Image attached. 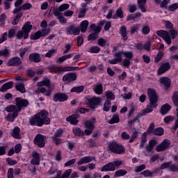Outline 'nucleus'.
<instances>
[{
	"label": "nucleus",
	"instance_id": "nucleus-13",
	"mask_svg": "<svg viewBox=\"0 0 178 178\" xmlns=\"http://www.w3.org/2000/svg\"><path fill=\"white\" fill-rule=\"evenodd\" d=\"M22 59L19 56H15L8 59L6 65L7 66H13L14 67H17L22 65Z\"/></svg>",
	"mask_w": 178,
	"mask_h": 178
},
{
	"label": "nucleus",
	"instance_id": "nucleus-14",
	"mask_svg": "<svg viewBox=\"0 0 178 178\" xmlns=\"http://www.w3.org/2000/svg\"><path fill=\"white\" fill-rule=\"evenodd\" d=\"M169 147H170V140L164 139L160 145L156 146V150L157 152H162V151L168 149Z\"/></svg>",
	"mask_w": 178,
	"mask_h": 178
},
{
	"label": "nucleus",
	"instance_id": "nucleus-17",
	"mask_svg": "<svg viewBox=\"0 0 178 178\" xmlns=\"http://www.w3.org/2000/svg\"><path fill=\"white\" fill-rule=\"evenodd\" d=\"M29 124L31 126H38V127L44 125L37 114L29 119Z\"/></svg>",
	"mask_w": 178,
	"mask_h": 178
},
{
	"label": "nucleus",
	"instance_id": "nucleus-38",
	"mask_svg": "<svg viewBox=\"0 0 178 178\" xmlns=\"http://www.w3.org/2000/svg\"><path fill=\"white\" fill-rule=\"evenodd\" d=\"M12 136L14 138H20V128H19V127H15L14 128Z\"/></svg>",
	"mask_w": 178,
	"mask_h": 178
},
{
	"label": "nucleus",
	"instance_id": "nucleus-50",
	"mask_svg": "<svg viewBox=\"0 0 178 178\" xmlns=\"http://www.w3.org/2000/svg\"><path fill=\"white\" fill-rule=\"evenodd\" d=\"M63 134V131L62 129L57 130L54 135L51 137L52 140H55L56 138H58L59 137H62V134Z\"/></svg>",
	"mask_w": 178,
	"mask_h": 178
},
{
	"label": "nucleus",
	"instance_id": "nucleus-33",
	"mask_svg": "<svg viewBox=\"0 0 178 178\" xmlns=\"http://www.w3.org/2000/svg\"><path fill=\"white\" fill-rule=\"evenodd\" d=\"M170 109H172V107L169 104H164L160 109V113H161V115H166Z\"/></svg>",
	"mask_w": 178,
	"mask_h": 178
},
{
	"label": "nucleus",
	"instance_id": "nucleus-7",
	"mask_svg": "<svg viewBox=\"0 0 178 178\" xmlns=\"http://www.w3.org/2000/svg\"><path fill=\"white\" fill-rule=\"evenodd\" d=\"M51 73H55L56 74H61L63 72H72L73 70H76L79 69L77 67H56L55 65H51L50 67Z\"/></svg>",
	"mask_w": 178,
	"mask_h": 178
},
{
	"label": "nucleus",
	"instance_id": "nucleus-43",
	"mask_svg": "<svg viewBox=\"0 0 178 178\" xmlns=\"http://www.w3.org/2000/svg\"><path fill=\"white\" fill-rule=\"evenodd\" d=\"M145 143H147V132H145L141 136L140 147L143 148L144 145H145Z\"/></svg>",
	"mask_w": 178,
	"mask_h": 178
},
{
	"label": "nucleus",
	"instance_id": "nucleus-1",
	"mask_svg": "<svg viewBox=\"0 0 178 178\" xmlns=\"http://www.w3.org/2000/svg\"><path fill=\"white\" fill-rule=\"evenodd\" d=\"M147 95L149 99V104L147 106L146 109L143 110L142 113H139L135 119L128 122L129 126H131V124L136 123V122L138 120L139 118L144 116V115H147V113H151V112L154 111L152 108H156V106H158L156 104V102H158V96L156 95L155 90L151 88L148 89Z\"/></svg>",
	"mask_w": 178,
	"mask_h": 178
},
{
	"label": "nucleus",
	"instance_id": "nucleus-64",
	"mask_svg": "<svg viewBox=\"0 0 178 178\" xmlns=\"http://www.w3.org/2000/svg\"><path fill=\"white\" fill-rule=\"evenodd\" d=\"M120 137L122 140H130V135L126 131L122 132Z\"/></svg>",
	"mask_w": 178,
	"mask_h": 178
},
{
	"label": "nucleus",
	"instance_id": "nucleus-54",
	"mask_svg": "<svg viewBox=\"0 0 178 178\" xmlns=\"http://www.w3.org/2000/svg\"><path fill=\"white\" fill-rule=\"evenodd\" d=\"M41 31H38L35 34L31 35V40H40L41 38Z\"/></svg>",
	"mask_w": 178,
	"mask_h": 178
},
{
	"label": "nucleus",
	"instance_id": "nucleus-58",
	"mask_svg": "<svg viewBox=\"0 0 178 178\" xmlns=\"http://www.w3.org/2000/svg\"><path fill=\"white\" fill-rule=\"evenodd\" d=\"M105 95L108 99L113 100L115 99V95H113V92L111 90H108L105 92Z\"/></svg>",
	"mask_w": 178,
	"mask_h": 178
},
{
	"label": "nucleus",
	"instance_id": "nucleus-4",
	"mask_svg": "<svg viewBox=\"0 0 178 178\" xmlns=\"http://www.w3.org/2000/svg\"><path fill=\"white\" fill-rule=\"evenodd\" d=\"M5 111L9 114L6 117L8 122H15V119L19 116V113L22 112L16 104H10L8 106Z\"/></svg>",
	"mask_w": 178,
	"mask_h": 178
},
{
	"label": "nucleus",
	"instance_id": "nucleus-32",
	"mask_svg": "<svg viewBox=\"0 0 178 178\" xmlns=\"http://www.w3.org/2000/svg\"><path fill=\"white\" fill-rule=\"evenodd\" d=\"M147 3V0H138V7L140 9L141 12L145 13L147 9H145V4Z\"/></svg>",
	"mask_w": 178,
	"mask_h": 178
},
{
	"label": "nucleus",
	"instance_id": "nucleus-44",
	"mask_svg": "<svg viewBox=\"0 0 178 178\" xmlns=\"http://www.w3.org/2000/svg\"><path fill=\"white\" fill-rule=\"evenodd\" d=\"M15 88L17 91H19V92H22V94H24V92H26V88H24V83H23L17 85L15 86Z\"/></svg>",
	"mask_w": 178,
	"mask_h": 178
},
{
	"label": "nucleus",
	"instance_id": "nucleus-48",
	"mask_svg": "<svg viewBox=\"0 0 178 178\" xmlns=\"http://www.w3.org/2000/svg\"><path fill=\"white\" fill-rule=\"evenodd\" d=\"M73 133L75 136H78L79 137H82L84 135V132L80 129V128H75L73 129Z\"/></svg>",
	"mask_w": 178,
	"mask_h": 178
},
{
	"label": "nucleus",
	"instance_id": "nucleus-31",
	"mask_svg": "<svg viewBox=\"0 0 178 178\" xmlns=\"http://www.w3.org/2000/svg\"><path fill=\"white\" fill-rule=\"evenodd\" d=\"M152 42H154V38L149 39L144 44H143V49L149 52L151 51V47L152 45Z\"/></svg>",
	"mask_w": 178,
	"mask_h": 178
},
{
	"label": "nucleus",
	"instance_id": "nucleus-26",
	"mask_svg": "<svg viewBox=\"0 0 178 178\" xmlns=\"http://www.w3.org/2000/svg\"><path fill=\"white\" fill-rule=\"evenodd\" d=\"M54 15L61 24H66L67 23V19L63 16V13H54Z\"/></svg>",
	"mask_w": 178,
	"mask_h": 178
},
{
	"label": "nucleus",
	"instance_id": "nucleus-21",
	"mask_svg": "<svg viewBox=\"0 0 178 178\" xmlns=\"http://www.w3.org/2000/svg\"><path fill=\"white\" fill-rule=\"evenodd\" d=\"M97 122L95 118H92L88 120H86L83 122V124L86 129H89L90 130H94L95 126L94 124Z\"/></svg>",
	"mask_w": 178,
	"mask_h": 178
},
{
	"label": "nucleus",
	"instance_id": "nucleus-61",
	"mask_svg": "<svg viewBox=\"0 0 178 178\" xmlns=\"http://www.w3.org/2000/svg\"><path fill=\"white\" fill-rule=\"evenodd\" d=\"M173 120H175V118L172 115H168L164 118V122L165 124H169V123H170V122H173Z\"/></svg>",
	"mask_w": 178,
	"mask_h": 178
},
{
	"label": "nucleus",
	"instance_id": "nucleus-62",
	"mask_svg": "<svg viewBox=\"0 0 178 178\" xmlns=\"http://www.w3.org/2000/svg\"><path fill=\"white\" fill-rule=\"evenodd\" d=\"M90 29H92V30H93V31L96 32V33H99L101 31V26H95V24H92L90 25Z\"/></svg>",
	"mask_w": 178,
	"mask_h": 178
},
{
	"label": "nucleus",
	"instance_id": "nucleus-55",
	"mask_svg": "<svg viewBox=\"0 0 178 178\" xmlns=\"http://www.w3.org/2000/svg\"><path fill=\"white\" fill-rule=\"evenodd\" d=\"M97 38H98V32L92 33L88 37V41H91V40H97Z\"/></svg>",
	"mask_w": 178,
	"mask_h": 178
},
{
	"label": "nucleus",
	"instance_id": "nucleus-47",
	"mask_svg": "<svg viewBox=\"0 0 178 178\" xmlns=\"http://www.w3.org/2000/svg\"><path fill=\"white\" fill-rule=\"evenodd\" d=\"M111 105H112V103L110 100H106L104 104L103 111L105 112H108L109 109H111Z\"/></svg>",
	"mask_w": 178,
	"mask_h": 178
},
{
	"label": "nucleus",
	"instance_id": "nucleus-3",
	"mask_svg": "<svg viewBox=\"0 0 178 178\" xmlns=\"http://www.w3.org/2000/svg\"><path fill=\"white\" fill-rule=\"evenodd\" d=\"M122 55H124L127 59H133V52L131 51H116L113 54L114 58L108 60V63H110V65H118V63H120L122 60H123Z\"/></svg>",
	"mask_w": 178,
	"mask_h": 178
},
{
	"label": "nucleus",
	"instance_id": "nucleus-34",
	"mask_svg": "<svg viewBox=\"0 0 178 178\" xmlns=\"http://www.w3.org/2000/svg\"><path fill=\"white\" fill-rule=\"evenodd\" d=\"M88 24H89V22L87 20H84L81 22L79 29H80L81 33H86V31H87Z\"/></svg>",
	"mask_w": 178,
	"mask_h": 178
},
{
	"label": "nucleus",
	"instance_id": "nucleus-46",
	"mask_svg": "<svg viewBox=\"0 0 178 178\" xmlns=\"http://www.w3.org/2000/svg\"><path fill=\"white\" fill-rule=\"evenodd\" d=\"M163 128L159 127L154 129V130L153 131V134H154L155 136H163Z\"/></svg>",
	"mask_w": 178,
	"mask_h": 178
},
{
	"label": "nucleus",
	"instance_id": "nucleus-8",
	"mask_svg": "<svg viewBox=\"0 0 178 178\" xmlns=\"http://www.w3.org/2000/svg\"><path fill=\"white\" fill-rule=\"evenodd\" d=\"M88 105L90 109H95L98 106L101 105L102 99L100 97H94L90 99H88Z\"/></svg>",
	"mask_w": 178,
	"mask_h": 178
},
{
	"label": "nucleus",
	"instance_id": "nucleus-41",
	"mask_svg": "<svg viewBox=\"0 0 178 178\" xmlns=\"http://www.w3.org/2000/svg\"><path fill=\"white\" fill-rule=\"evenodd\" d=\"M23 16V13H19L15 17L14 19L13 20L12 24L13 26H16L17 24H19V20L22 19V17Z\"/></svg>",
	"mask_w": 178,
	"mask_h": 178
},
{
	"label": "nucleus",
	"instance_id": "nucleus-59",
	"mask_svg": "<svg viewBox=\"0 0 178 178\" xmlns=\"http://www.w3.org/2000/svg\"><path fill=\"white\" fill-rule=\"evenodd\" d=\"M76 159H72L67 162L65 163L64 166L65 168H67V166H73L74 163H76Z\"/></svg>",
	"mask_w": 178,
	"mask_h": 178
},
{
	"label": "nucleus",
	"instance_id": "nucleus-36",
	"mask_svg": "<svg viewBox=\"0 0 178 178\" xmlns=\"http://www.w3.org/2000/svg\"><path fill=\"white\" fill-rule=\"evenodd\" d=\"M0 56H3V58H10V50L8 49V48L1 49L0 51Z\"/></svg>",
	"mask_w": 178,
	"mask_h": 178
},
{
	"label": "nucleus",
	"instance_id": "nucleus-20",
	"mask_svg": "<svg viewBox=\"0 0 178 178\" xmlns=\"http://www.w3.org/2000/svg\"><path fill=\"white\" fill-rule=\"evenodd\" d=\"M94 161V157L91 156H87L81 158L76 162L78 166H81V165H84V163H90V162H92Z\"/></svg>",
	"mask_w": 178,
	"mask_h": 178
},
{
	"label": "nucleus",
	"instance_id": "nucleus-18",
	"mask_svg": "<svg viewBox=\"0 0 178 178\" xmlns=\"http://www.w3.org/2000/svg\"><path fill=\"white\" fill-rule=\"evenodd\" d=\"M169 69H170V63H165L162 64L157 70L158 76H161V74H163V73H166Z\"/></svg>",
	"mask_w": 178,
	"mask_h": 178
},
{
	"label": "nucleus",
	"instance_id": "nucleus-45",
	"mask_svg": "<svg viewBox=\"0 0 178 178\" xmlns=\"http://www.w3.org/2000/svg\"><path fill=\"white\" fill-rule=\"evenodd\" d=\"M127 175V171L126 170H118L114 174L115 177H120L122 176H125Z\"/></svg>",
	"mask_w": 178,
	"mask_h": 178
},
{
	"label": "nucleus",
	"instance_id": "nucleus-51",
	"mask_svg": "<svg viewBox=\"0 0 178 178\" xmlns=\"http://www.w3.org/2000/svg\"><path fill=\"white\" fill-rule=\"evenodd\" d=\"M149 31H151V29H149V26L148 25H143L142 27V33L145 35H147V34H149Z\"/></svg>",
	"mask_w": 178,
	"mask_h": 178
},
{
	"label": "nucleus",
	"instance_id": "nucleus-28",
	"mask_svg": "<svg viewBox=\"0 0 178 178\" xmlns=\"http://www.w3.org/2000/svg\"><path fill=\"white\" fill-rule=\"evenodd\" d=\"M115 165H113V163H108L106 164L102 168V172H113L115 171Z\"/></svg>",
	"mask_w": 178,
	"mask_h": 178
},
{
	"label": "nucleus",
	"instance_id": "nucleus-11",
	"mask_svg": "<svg viewBox=\"0 0 178 178\" xmlns=\"http://www.w3.org/2000/svg\"><path fill=\"white\" fill-rule=\"evenodd\" d=\"M15 105L18 107V109L22 111V109L27 108L29 106V100L26 99H22V97H17L15 99Z\"/></svg>",
	"mask_w": 178,
	"mask_h": 178
},
{
	"label": "nucleus",
	"instance_id": "nucleus-53",
	"mask_svg": "<svg viewBox=\"0 0 178 178\" xmlns=\"http://www.w3.org/2000/svg\"><path fill=\"white\" fill-rule=\"evenodd\" d=\"M155 123L151 122L147 129V134H151V133H154V131L155 130Z\"/></svg>",
	"mask_w": 178,
	"mask_h": 178
},
{
	"label": "nucleus",
	"instance_id": "nucleus-63",
	"mask_svg": "<svg viewBox=\"0 0 178 178\" xmlns=\"http://www.w3.org/2000/svg\"><path fill=\"white\" fill-rule=\"evenodd\" d=\"M170 2V0H163L161 3H160V8L166 9L168 8V4Z\"/></svg>",
	"mask_w": 178,
	"mask_h": 178
},
{
	"label": "nucleus",
	"instance_id": "nucleus-19",
	"mask_svg": "<svg viewBox=\"0 0 178 178\" xmlns=\"http://www.w3.org/2000/svg\"><path fill=\"white\" fill-rule=\"evenodd\" d=\"M29 62H33L34 63H40L41 62V55L38 53H32L29 56Z\"/></svg>",
	"mask_w": 178,
	"mask_h": 178
},
{
	"label": "nucleus",
	"instance_id": "nucleus-5",
	"mask_svg": "<svg viewBox=\"0 0 178 178\" xmlns=\"http://www.w3.org/2000/svg\"><path fill=\"white\" fill-rule=\"evenodd\" d=\"M33 30V25L30 22H27L23 26L22 30L17 33V38L18 40H27L29 38V33Z\"/></svg>",
	"mask_w": 178,
	"mask_h": 178
},
{
	"label": "nucleus",
	"instance_id": "nucleus-57",
	"mask_svg": "<svg viewBox=\"0 0 178 178\" xmlns=\"http://www.w3.org/2000/svg\"><path fill=\"white\" fill-rule=\"evenodd\" d=\"M72 174V169L66 170L63 174L59 177V178H69V176Z\"/></svg>",
	"mask_w": 178,
	"mask_h": 178
},
{
	"label": "nucleus",
	"instance_id": "nucleus-56",
	"mask_svg": "<svg viewBox=\"0 0 178 178\" xmlns=\"http://www.w3.org/2000/svg\"><path fill=\"white\" fill-rule=\"evenodd\" d=\"M145 168H146L145 164H142L140 165L136 166L135 168L134 172H136V173H140V172H143V170H144Z\"/></svg>",
	"mask_w": 178,
	"mask_h": 178
},
{
	"label": "nucleus",
	"instance_id": "nucleus-37",
	"mask_svg": "<svg viewBox=\"0 0 178 178\" xmlns=\"http://www.w3.org/2000/svg\"><path fill=\"white\" fill-rule=\"evenodd\" d=\"M140 26L141 25L140 24H136L132 25L131 26L130 34L133 35L136 33H138V30H140Z\"/></svg>",
	"mask_w": 178,
	"mask_h": 178
},
{
	"label": "nucleus",
	"instance_id": "nucleus-15",
	"mask_svg": "<svg viewBox=\"0 0 178 178\" xmlns=\"http://www.w3.org/2000/svg\"><path fill=\"white\" fill-rule=\"evenodd\" d=\"M67 95L62 92H57L53 96L54 102H65V101H67Z\"/></svg>",
	"mask_w": 178,
	"mask_h": 178
},
{
	"label": "nucleus",
	"instance_id": "nucleus-30",
	"mask_svg": "<svg viewBox=\"0 0 178 178\" xmlns=\"http://www.w3.org/2000/svg\"><path fill=\"white\" fill-rule=\"evenodd\" d=\"M13 87V81L4 83L0 88L1 92H6L7 90H10Z\"/></svg>",
	"mask_w": 178,
	"mask_h": 178
},
{
	"label": "nucleus",
	"instance_id": "nucleus-40",
	"mask_svg": "<svg viewBox=\"0 0 178 178\" xmlns=\"http://www.w3.org/2000/svg\"><path fill=\"white\" fill-rule=\"evenodd\" d=\"M155 172L150 171L149 170H145V171H143L140 175L142 176H144V177H152L154 175Z\"/></svg>",
	"mask_w": 178,
	"mask_h": 178
},
{
	"label": "nucleus",
	"instance_id": "nucleus-35",
	"mask_svg": "<svg viewBox=\"0 0 178 178\" xmlns=\"http://www.w3.org/2000/svg\"><path fill=\"white\" fill-rule=\"evenodd\" d=\"M119 17L120 19H123V10H122V8H119L116 10L115 15H113V19H118Z\"/></svg>",
	"mask_w": 178,
	"mask_h": 178
},
{
	"label": "nucleus",
	"instance_id": "nucleus-39",
	"mask_svg": "<svg viewBox=\"0 0 178 178\" xmlns=\"http://www.w3.org/2000/svg\"><path fill=\"white\" fill-rule=\"evenodd\" d=\"M120 122V119L119 118V115L113 114L111 120L108 121L110 124H114V123H119Z\"/></svg>",
	"mask_w": 178,
	"mask_h": 178
},
{
	"label": "nucleus",
	"instance_id": "nucleus-16",
	"mask_svg": "<svg viewBox=\"0 0 178 178\" xmlns=\"http://www.w3.org/2000/svg\"><path fill=\"white\" fill-rule=\"evenodd\" d=\"M77 80V74L76 73H67L63 76V81L65 83H71V81H76Z\"/></svg>",
	"mask_w": 178,
	"mask_h": 178
},
{
	"label": "nucleus",
	"instance_id": "nucleus-29",
	"mask_svg": "<svg viewBox=\"0 0 178 178\" xmlns=\"http://www.w3.org/2000/svg\"><path fill=\"white\" fill-rule=\"evenodd\" d=\"M79 118L78 114H74L72 115H70L66 118L67 122H70L71 124H77L79 123V120H77V118Z\"/></svg>",
	"mask_w": 178,
	"mask_h": 178
},
{
	"label": "nucleus",
	"instance_id": "nucleus-52",
	"mask_svg": "<svg viewBox=\"0 0 178 178\" xmlns=\"http://www.w3.org/2000/svg\"><path fill=\"white\" fill-rule=\"evenodd\" d=\"M99 51H101V48H99V47H98V46H93V47H90L89 49V52L90 54H98V52H99Z\"/></svg>",
	"mask_w": 178,
	"mask_h": 178
},
{
	"label": "nucleus",
	"instance_id": "nucleus-42",
	"mask_svg": "<svg viewBox=\"0 0 178 178\" xmlns=\"http://www.w3.org/2000/svg\"><path fill=\"white\" fill-rule=\"evenodd\" d=\"M84 91V86H76L71 89V92H76L77 94Z\"/></svg>",
	"mask_w": 178,
	"mask_h": 178
},
{
	"label": "nucleus",
	"instance_id": "nucleus-27",
	"mask_svg": "<svg viewBox=\"0 0 178 178\" xmlns=\"http://www.w3.org/2000/svg\"><path fill=\"white\" fill-rule=\"evenodd\" d=\"M93 91L97 95H101L104 92V87L102 83H97L93 87Z\"/></svg>",
	"mask_w": 178,
	"mask_h": 178
},
{
	"label": "nucleus",
	"instance_id": "nucleus-2",
	"mask_svg": "<svg viewBox=\"0 0 178 178\" xmlns=\"http://www.w3.org/2000/svg\"><path fill=\"white\" fill-rule=\"evenodd\" d=\"M38 94H44L45 97H51L52 94V88H51V80L48 78H44L42 81L37 83Z\"/></svg>",
	"mask_w": 178,
	"mask_h": 178
},
{
	"label": "nucleus",
	"instance_id": "nucleus-25",
	"mask_svg": "<svg viewBox=\"0 0 178 178\" xmlns=\"http://www.w3.org/2000/svg\"><path fill=\"white\" fill-rule=\"evenodd\" d=\"M120 34L123 41H127V28L126 27V26H122L120 28Z\"/></svg>",
	"mask_w": 178,
	"mask_h": 178
},
{
	"label": "nucleus",
	"instance_id": "nucleus-10",
	"mask_svg": "<svg viewBox=\"0 0 178 178\" xmlns=\"http://www.w3.org/2000/svg\"><path fill=\"white\" fill-rule=\"evenodd\" d=\"M45 140H47L46 136L38 134L34 138V143L40 148H43V147H45Z\"/></svg>",
	"mask_w": 178,
	"mask_h": 178
},
{
	"label": "nucleus",
	"instance_id": "nucleus-60",
	"mask_svg": "<svg viewBox=\"0 0 178 178\" xmlns=\"http://www.w3.org/2000/svg\"><path fill=\"white\" fill-rule=\"evenodd\" d=\"M22 10H29L33 8V5L30 3H26L21 6Z\"/></svg>",
	"mask_w": 178,
	"mask_h": 178
},
{
	"label": "nucleus",
	"instance_id": "nucleus-23",
	"mask_svg": "<svg viewBox=\"0 0 178 178\" xmlns=\"http://www.w3.org/2000/svg\"><path fill=\"white\" fill-rule=\"evenodd\" d=\"M70 6L67 3H63L59 6L58 8H54L53 13H62L65 10H67Z\"/></svg>",
	"mask_w": 178,
	"mask_h": 178
},
{
	"label": "nucleus",
	"instance_id": "nucleus-22",
	"mask_svg": "<svg viewBox=\"0 0 178 178\" xmlns=\"http://www.w3.org/2000/svg\"><path fill=\"white\" fill-rule=\"evenodd\" d=\"M159 81L161 84H163L165 88H169V87H170V84L172 83L170 79L166 76L161 77L159 79Z\"/></svg>",
	"mask_w": 178,
	"mask_h": 178
},
{
	"label": "nucleus",
	"instance_id": "nucleus-6",
	"mask_svg": "<svg viewBox=\"0 0 178 178\" xmlns=\"http://www.w3.org/2000/svg\"><path fill=\"white\" fill-rule=\"evenodd\" d=\"M108 150L113 154H116L117 155H122L126 152V149L122 145H119L117 143H110L108 146Z\"/></svg>",
	"mask_w": 178,
	"mask_h": 178
},
{
	"label": "nucleus",
	"instance_id": "nucleus-9",
	"mask_svg": "<svg viewBox=\"0 0 178 178\" xmlns=\"http://www.w3.org/2000/svg\"><path fill=\"white\" fill-rule=\"evenodd\" d=\"M37 115L42 124H49L51 123V120L48 118V111L42 110Z\"/></svg>",
	"mask_w": 178,
	"mask_h": 178
},
{
	"label": "nucleus",
	"instance_id": "nucleus-12",
	"mask_svg": "<svg viewBox=\"0 0 178 178\" xmlns=\"http://www.w3.org/2000/svg\"><path fill=\"white\" fill-rule=\"evenodd\" d=\"M67 35H79L80 34V27L70 25L65 29Z\"/></svg>",
	"mask_w": 178,
	"mask_h": 178
},
{
	"label": "nucleus",
	"instance_id": "nucleus-49",
	"mask_svg": "<svg viewBox=\"0 0 178 178\" xmlns=\"http://www.w3.org/2000/svg\"><path fill=\"white\" fill-rule=\"evenodd\" d=\"M51 33V29L50 28H44L40 31V35L42 37H47L48 34Z\"/></svg>",
	"mask_w": 178,
	"mask_h": 178
},
{
	"label": "nucleus",
	"instance_id": "nucleus-24",
	"mask_svg": "<svg viewBox=\"0 0 178 178\" xmlns=\"http://www.w3.org/2000/svg\"><path fill=\"white\" fill-rule=\"evenodd\" d=\"M33 159L31 161V165H40V154L38 152H33L32 153Z\"/></svg>",
	"mask_w": 178,
	"mask_h": 178
}]
</instances>
